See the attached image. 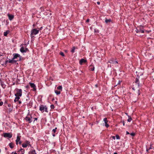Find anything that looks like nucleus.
Here are the masks:
<instances>
[{"instance_id": "obj_47", "label": "nucleus", "mask_w": 154, "mask_h": 154, "mask_svg": "<svg viewBox=\"0 0 154 154\" xmlns=\"http://www.w3.org/2000/svg\"><path fill=\"white\" fill-rule=\"evenodd\" d=\"M114 154H117V153L116 152H115L114 153Z\"/></svg>"}, {"instance_id": "obj_44", "label": "nucleus", "mask_w": 154, "mask_h": 154, "mask_svg": "<svg viewBox=\"0 0 154 154\" xmlns=\"http://www.w3.org/2000/svg\"><path fill=\"white\" fill-rule=\"evenodd\" d=\"M34 119H35V120H36L37 119V118H35Z\"/></svg>"}, {"instance_id": "obj_29", "label": "nucleus", "mask_w": 154, "mask_h": 154, "mask_svg": "<svg viewBox=\"0 0 154 154\" xmlns=\"http://www.w3.org/2000/svg\"><path fill=\"white\" fill-rule=\"evenodd\" d=\"M130 135L132 136H134L135 135V133H132L130 134Z\"/></svg>"}, {"instance_id": "obj_27", "label": "nucleus", "mask_w": 154, "mask_h": 154, "mask_svg": "<svg viewBox=\"0 0 154 154\" xmlns=\"http://www.w3.org/2000/svg\"><path fill=\"white\" fill-rule=\"evenodd\" d=\"M20 150L21 151V153L22 154H23L24 153V150L23 149H21Z\"/></svg>"}, {"instance_id": "obj_38", "label": "nucleus", "mask_w": 154, "mask_h": 154, "mask_svg": "<svg viewBox=\"0 0 154 154\" xmlns=\"http://www.w3.org/2000/svg\"><path fill=\"white\" fill-rule=\"evenodd\" d=\"M126 133L127 134H130V133H129V132H128V131H126Z\"/></svg>"}, {"instance_id": "obj_16", "label": "nucleus", "mask_w": 154, "mask_h": 154, "mask_svg": "<svg viewBox=\"0 0 154 154\" xmlns=\"http://www.w3.org/2000/svg\"><path fill=\"white\" fill-rule=\"evenodd\" d=\"M8 16L9 17V19L10 20H11L13 19L14 18V16L13 15L8 14Z\"/></svg>"}, {"instance_id": "obj_30", "label": "nucleus", "mask_w": 154, "mask_h": 154, "mask_svg": "<svg viewBox=\"0 0 154 154\" xmlns=\"http://www.w3.org/2000/svg\"><path fill=\"white\" fill-rule=\"evenodd\" d=\"M116 137L117 139H119L120 137H119L118 135H116Z\"/></svg>"}, {"instance_id": "obj_18", "label": "nucleus", "mask_w": 154, "mask_h": 154, "mask_svg": "<svg viewBox=\"0 0 154 154\" xmlns=\"http://www.w3.org/2000/svg\"><path fill=\"white\" fill-rule=\"evenodd\" d=\"M57 89L58 90H60L61 91H62V86H60L57 87Z\"/></svg>"}, {"instance_id": "obj_13", "label": "nucleus", "mask_w": 154, "mask_h": 154, "mask_svg": "<svg viewBox=\"0 0 154 154\" xmlns=\"http://www.w3.org/2000/svg\"><path fill=\"white\" fill-rule=\"evenodd\" d=\"M29 84H30L31 87L33 89V90L34 91L36 90L35 85L34 84L29 83Z\"/></svg>"}, {"instance_id": "obj_32", "label": "nucleus", "mask_w": 154, "mask_h": 154, "mask_svg": "<svg viewBox=\"0 0 154 154\" xmlns=\"http://www.w3.org/2000/svg\"><path fill=\"white\" fill-rule=\"evenodd\" d=\"M111 137L114 140H115L116 139L115 137L114 136H112Z\"/></svg>"}, {"instance_id": "obj_24", "label": "nucleus", "mask_w": 154, "mask_h": 154, "mask_svg": "<svg viewBox=\"0 0 154 154\" xmlns=\"http://www.w3.org/2000/svg\"><path fill=\"white\" fill-rule=\"evenodd\" d=\"M136 83H138V86H139V80L137 79H136Z\"/></svg>"}, {"instance_id": "obj_22", "label": "nucleus", "mask_w": 154, "mask_h": 154, "mask_svg": "<svg viewBox=\"0 0 154 154\" xmlns=\"http://www.w3.org/2000/svg\"><path fill=\"white\" fill-rule=\"evenodd\" d=\"M94 32L95 33H97L99 32V30L97 29H95L94 30Z\"/></svg>"}, {"instance_id": "obj_34", "label": "nucleus", "mask_w": 154, "mask_h": 154, "mask_svg": "<svg viewBox=\"0 0 154 154\" xmlns=\"http://www.w3.org/2000/svg\"><path fill=\"white\" fill-rule=\"evenodd\" d=\"M115 64H117L118 63V62L117 61H114V63Z\"/></svg>"}, {"instance_id": "obj_36", "label": "nucleus", "mask_w": 154, "mask_h": 154, "mask_svg": "<svg viewBox=\"0 0 154 154\" xmlns=\"http://www.w3.org/2000/svg\"><path fill=\"white\" fill-rule=\"evenodd\" d=\"M54 133H52V135L54 137H55V134H54Z\"/></svg>"}, {"instance_id": "obj_43", "label": "nucleus", "mask_w": 154, "mask_h": 154, "mask_svg": "<svg viewBox=\"0 0 154 154\" xmlns=\"http://www.w3.org/2000/svg\"><path fill=\"white\" fill-rule=\"evenodd\" d=\"M94 67L92 69H91V70L92 71H93V70H94Z\"/></svg>"}, {"instance_id": "obj_19", "label": "nucleus", "mask_w": 154, "mask_h": 154, "mask_svg": "<svg viewBox=\"0 0 154 154\" xmlns=\"http://www.w3.org/2000/svg\"><path fill=\"white\" fill-rule=\"evenodd\" d=\"M55 92L57 95H59V94H60V91H58L57 90L55 91Z\"/></svg>"}, {"instance_id": "obj_11", "label": "nucleus", "mask_w": 154, "mask_h": 154, "mask_svg": "<svg viewBox=\"0 0 154 154\" xmlns=\"http://www.w3.org/2000/svg\"><path fill=\"white\" fill-rule=\"evenodd\" d=\"M103 121L105 124V126L106 128H108L109 127V125L107 124L108 121L107 120L106 118H105L103 119Z\"/></svg>"}, {"instance_id": "obj_15", "label": "nucleus", "mask_w": 154, "mask_h": 154, "mask_svg": "<svg viewBox=\"0 0 154 154\" xmlns=\"http://www.w3.org/2000/svg\"><path fill=\"white\" fill-rule=\"evenodd\" d=\"M29 154H36L35 150L30 151L29 152Z\"/></svg>"}, {"instance_id": "obj_20", "label": "nucleus", "mask_w": 154, "mask_h": 154, "mask_svg": "<svg viewBox=\"0 0 154 154\" xmlns=\"http://www.w3.org/2000/svg\"><path fill=\"white\" fill-rule=\"evenodd\" d=\"M128 119L127 121L128 122H130L132 120V118L129 116H128Z\"/></svg>"}, {"instance_id": "obj_6", "label": "nucleus", "mask_w": 154, "mask_h": 154, "mask_svg": "<svg viewBox=\"0 0 154 154\" xmlns=\"http://www.w3.org/2000/svg\"><path fill=\"white\" fill-rule=\"evenodd\" d=\"M3 135L4 137H5L11 138L12 137V134L10 133H4Z\"/></svg>"}, {"instance_id": "obj_28", "label": "nucleus", "mask_w": 154, "mask_h": 154, "mask_svg": "<svg viewBox=\"0 0 154 154\" xmlns=\"http://www.w3.org/2000/svg\"><path fill=\"white\" fill-rule=\"evenodd\" d=\"M60 54L62 56L64 57V55L63 53L62 52H61L60 53Z\"/></svg>"}, {"instance_id": "obj_17", "label": "nucleus", "mask_w": 154, "mask_h": 154, "mask_svg": "<svg viewBox=\"0 0 154 154\" xmlns=\"http://www.w3.org/2000/svg\"><path fill=\"white\" fill-rule=\"evenodd\" d=\"M9 32V31L8 30L7 31L4 33V35L5 36H7Z\"/></svg>"}, {"instance_id": "obj_9", "label": "nucleus", "mask_w": 154, "mask_h": 154, "mask_svg": "<svg viewBox=\"0 0 154 154\" xmlns=\"http://www.w3.org/2000/svg\"><path fill=\"white\" fill-rule=\"evenodd\" d=\"M16 61L13 58L12 59H9L8 60H7L5 61V63H13L14 62H16Z\"/></svg>"}, {"instance_id": "obj_2", "label": "nucleus", "mask_w": 154, "mask_h": 154, "mask_svg": "<svg viewBox=\"0 0 154 154\" xmlns=\"http://www.w3.org/2000/svg\"><path fill=\"white\" fill-rule=\"evenodd\" d=\"M39 30L36 29H32L31 31V37L32 38L34 36V35L37 34L38 33Z\"/></svg>"}, {"instance_id": "obj_21", "label": "nucleus", "mask_w": 154, "mask_h": 154, "mask_svg": "<svg viewBox=\"0 0 154 154\" xmlns=\"http://www.w3.org/2000/svg\"><path fill=\"white\" fill-rule=\"evenodd\" d=\"M75 47H73L71 50V52L72 53H73L75 52Z\"/></svg>"}, {"instance_id": "obj_7", "label": "nucleus", "mask_w": 154, "mask_h": 154, "mask_svg": "<svg viewBox=\"0 0 154 154\" xmlns=\"http://www.w3.org/2000/svg\"><path fill=\"white\" fill-rule=\"evenodd\" d=\"M29 145L31 146V145L30 144V142L28 141H26L22 144V146L23 148H26Z\"/></svg>"}, {"instance_id": "obj_40", "label": "nucleus", "mask_w": 154, "mask_h": 154, "mask_svg": "<svg viewBox=\"0 0 154 154\" xmlns=\"http://www.w3.org/2000/svg\"><path fill=\"white\" fill-rule=\"evenodd\" d=\"M18 103L19 104H20L21 103V102L20 101H19Z\"/></svg>"}, {"instance_id": "obj_1", "label": "nucleus", "mask_w": 154, "mask_h": 154, "mask_svg": "<svg viewBox=\"0 0 154 154\" xmlns=\"http://www.w3.org/2000/svg\"><path fill=\"white\" fill-rule=\"evenodd\" d=\"M15 94H14L15 97L14 100L15 102L18 101L20 97L22 95V90L21 89L16 88L15 90Z\"/></svg>"}, {"instance_id": "obj_33", "label": "nucleus", "mask_w": 154, "mask_h": 154, "mask_svg": "<svg viewBox=\"0 0 154 154\" xmlns=\"http://www.w3.org/2000/svg\"><path fill=\"white\" fill-rule=\"evenodd\" d=\"M3 104V102H0V106L2 105Z\"/></svg>"}, {"instance_id": "obj_41", "label": "nucleus", "mask_w": 154, "mask_h": 154, "mask_svg": "<svg viewBox=\"0 0 154 154\" xmlns=\"http://www.w3.org/2000/svg\"><path fill=\"white\" fill-rule=\"evenodd\" d=\"M97 3L98 5H100V2H97Z\"/></svg>"}, {"instance_id": "obj_10", "label": "nucleus", "mask_w": 154, "mask_h": 154, "mask_svg": "<svg viewBox=\"0 0 154 154\" xmlns=\"http://www.w3.org/2000/svg\"><path fill=\"white\" fill-rule=\"evenodd\" d=\"M20 50L21 52L23 53L26 52L28 51V49L26 48L22 47L20 48Z\"/></svg>"}, {"instance_id": "obj_42", "label": "nucleus", "mask_w": 154, "mask_h": 154, "mask_svg": "<svg viewBox=\"0 0 154 154\" xmlns=\"http://www.w3.org/2000/svg\"><path fill=\"white\" fill-rule=\"evenodd\" d=\"M19 143L20 144H21V141H19Z\"/></svg>"}, {"instance_id": "obj_35", "label": "nucleus", "mask_w": 154, "mask_h": 154, "mask_svg": "<svg viewBox=\"0 0 154 154\" xmlns=\"http://www.w3.org/2000/svg\"><path fill=\"white\" fill-rule=\"evenodd\" d=\"M9 145L11 148H13V146H12L11 144V143L9 144Z\"/></svg>"}, {"instance_id": "obj_31", "label": "nucleus", "mask_w": 154, "mask_h": 154, "mask_svg": "<svg viewBox=\"0 0 154 154\" xmlns=\"http://www.w3.org/2000/svg\"><path fill=\"white\" fill-rule=\"evenodd\" d=\"M109 62L110 63H114V61L113 60H110Z\"/></svg>"}, {"instance_id": "obj_14", "label": "nucleus", "mask_w": 154, "mask_h": 154, "mask_svg": "<svg viewBox=\"0 0 154 154\" xmlns=\"http://www.w3.org/2000/svg\"><path fill=\"white\" fill-rule=\"evenodd\" d=\"M86 62V60H85L83 59H81L80 61H79V63L81 65H82L83 63H85Z\"/></svg>"}, {"instance_id": "obj_37", "label": "nucleus", "mask_w": 154, "mask_h": 154, "mask_svg": "<svg viewBox=\"0 0 154 154\" xmlns=\"http://www.w3.org/2000/svg\"><path fill=\"white\" fill-rule=\"evenodd\" d=\"M11 154H17V153L16 152H12Z\"/></svg>"}, {"instance_id": "obj_26", "label": "nucleus", "mask_w": 154, "mask_h": 154, "mask_svg": "<svg viewBox=\"0 0 154 154\" xmlns=\"http://www.w3.org/2000/svg\"><path fill=\"white\" fill-rule=\"evenodd\" d=\"M50 107L51 109H54V106L53 105H51Z\"/></svg>"}, {"instance_id": "obj_25", "label": "nucleus", "mask_w": 154, "mask_h": 154, "mask_svg": "<svg viewBox=\"0 0 154 154\" xmlns=\"http://www.w3.org/2000/svg\"><path fill=\"white\" fill-rule=\"evenodd\" d=\"M57 129V128H56L55 129H53L52 130V132L53 133H55L56 131V130Z\"/></svg>"}, {"instance_id": "obj_5", "label": "nucleus", "mask_w": 154, "mask_h": 154, "mask_svg": "<svg viewBox=\"0 0 154 154\" xmlns=\"http://www.w3.org/2000/svg\"><path fill=\"white\" fill-rule=\"evenodd\" d=\"M32 117L30 115H28L25 118V119L29 123H31L32 121Z\"/></svg>"}, {"instance_id": "obj_4", "label": "nucleus", "mask_w": 154, "mask_h": 154, "mask_svg": "<svg viewBox=\"0 0 154 154\" xmlns=\"http://www.w3.org/2000/svg\"><path fill=\"white\" fill-rule=\"evenodd\" d=\"M143 28V26H140L138 27L136 29V31L137 33H143L144 32V31L142 29Z\"/></svg>"}, {"instance_id": "obj_12", "label": "nucleus", "mask_w": 154, "mask_h": 154, "mask_svg": "<svg viewBox=\"0 0 154 154\" xmlns=\"http://www.w3.org/2000/svg\"><path fill=\"white\" fill-rule=\"evenodd\" d=\"M19 134H18L17 136V139L16 140V143L17 145L18 144V142L20 141V136H19Z\"/></svg>"}, {"instance_id": "obj_23", "label": "nucleus", "mask_w": 154, "mask_h": 154, "mask_svg": "<svg viewBox=\"0 0 154 154\" xmlns=\"http://www.w3.org/2000/svg\"><path fill=\"white\" fill-rule=\"evenodd\" d=\"M110 21H111V20L110 19H106L105 20V22L107 23Z\"/></svg>"}, {"instance_id": "obj_45", "label": "nucleus", "mask_w": 154, "mask_h": 154, "mask_svg": "<svg viewBox=\"0 0 154 154\" xmlns=\"http://www.w3.org/2000/svg\"><path fill=\"white\" fill-rule=\"evenodd\" d=\"M42 27H41L40 28V30H41L42 29Z\"/></svg>"}, {"instance_id": "obj_39", "label": "nucleus", "mask_w": 154, "mask_h": 154, "mask_svg": "<svg viewBox=\"0 0 154 154\" xmlns=\"http://www.w3.org/2000/svg\"><path fill=\"white\" fill-rule=\"evenodd\" d=\"M86 21L87 22H89V19H87Z\"/></svg>"}, {"instance_id": "obj_46", "label": "nucleus", "mask_w": 154, "mask_h": 154, "mask_svg": "<svg viewBox=\"0 0 154 154\" xmlns=\"http://www.w3.org/2000/svg\"><path fill=\"white\" fill-rule=\"evenodd\" d=\"M123 125L124 126V125H125V123H124V122H123Z\"/></svg>"}, {"instance_id": "obj_8", "label": "nucleus", "mask_w": 154, "mask_h": 154, "mask_svg": "<svg viewBox=\"0 0 154 154\" xmlns=\"http://www.w3.org/2000/svg\"><path fill=\"white\" fill-rule=\"evenodd\" d=\"M13 59L15 60V59H17V58H19V60H21V57L20 55L18 54H13Z\"/></svg>"}, {"instance_id": "obj_48", "label": "nucleus", "mask_w": 154, "mask_h": 154, "mask_svg": "<svg viewBox=\"0 0 154 154\" xmlns=\"http://www.w3.org/2000/svg\"><path fill=\"white\" fill-rule=\"evenodd\" d=\"M1 152V150L0 149V152Z\"/></svg>"}, {"instance_id": "obj_3", "label": "nucleus", "mask_w": 154, "mask_h": 154, "mask_svg": "<svg viewBox=\"0 0 154 154\" xmlns=\"http://www.w3.org/2000/svg\"><path fill=\"white\" fill-rule=\"evenodd\" d=\"M39 110L41 111L42 112H48L47 107L46 106L43 105H41L40 106Z\"/></svg>"}]
</instances>
